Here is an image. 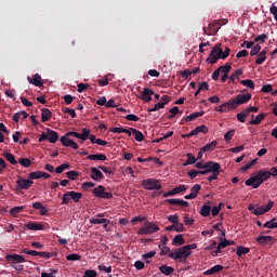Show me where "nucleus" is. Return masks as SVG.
Wrapping results in <instances>:
<instances>
[{
	"mask_svg": "<svg viewBox=\"0 0 277 277\" xmlns=\"http://www.w3.org/2000/svg\"><path fill=\"white\" fill-rule=\"evenodd\" d=\"M252 100V94L246 93V94H238L236 97L223 103V109L225 114H228V111H233L239 107V105H246V103L250 102Z\"/></svg>",
	"mask_w": 277,
	"mask_h": 277,
	"instance_id": "1",
	"label": "nucleus"
},
{
	"mask_svg": "<svg viewBox=\"0 0 277 277\" xmlns=\"http://www.w3.org/2000/svg\"><path fill=\"white\" fill-rule=\"evenodd\" d=\"M269 171L259 170L251 177L246 180L245 185H247V187H253V189H259L265 181H269Z\"/></svg>",
	"mask_w": 277,
	"mask_h": 277,
	"instance_id": "2",
	"label": "nucleus"
},
{
	"mask_svg": "<svg viewBox=\"0 0 277 277\" xmlns=\"http://www.w3.org/2000/svg\"><path fill=\"white\" fill-rule=\"evenodd\" d=\"M219 60H222V43H216L212 48L209 57L206 58V64H217Z\"/></svg>",
	"mask_w": 277,
	"mask_h": 277,
	"instance_id": "3",
	"label": "nucleus"
},
{
	"mask_svg": "<svg viewBox=\"0 0 277 277\" xmlns=\"http://www.w3.org/2000/svg\"><path fill=\"white\" fill-rule=\"evenodd\" d=\"M159 225L147 221L144 223V226L137 230V235H153L154 233H159Z\"/></svg>",
	"mask_w": 277,
	"mask_h": 277,
	"instance_id": "4",
	"label": "nucleus"
},
{
	"mask_svg": "<svg viewBox=\"0 0 277 277\" xmlns=\"http://www.w3.org/2000/svg\"><path fill=\"white\" fill-rule=\"evenodd\" d=\"M81 198H83L82 193H78L75 190L66 192L65 194H63L62 205H70V200H72L74 202H79Z\"/></svg>",
	"mask_w": 277,
	"mask_h": 277,
	"instance_id": "5",
	"label": "nucleus"
},
{
	"mask_svg": "<svg viewBox=\"0 0 277 277\" xmlns=\"http://www.w3.org/2000/svg\"><path fill=\"white\" fill-rule=\"evenodd\" d=\"M142 187L147 192H159V189H161V181L156 179H146L142 181Z\"/></svg>",
	"mask_w": 277,
	"mask_h": 277,
	"instance_id": "6",
	"label": "nucleus"
},
{
	"mask_svg": "<svg viewBox=\"0 0 277 277\" xmlns=\"http://www.w3.org/2000/svg\"><path fill=\"white\" fill-rule=\"evenodd\" d=\"M274 207V201L269 200L267 205L255 207L254 205L250 203L248 206L249 211L253 212V215H263L267 213V211H272V208Z\"/></svg>",
	"mask_w": 277,
	"mask_h": 277,
	"instance_id": "7",
	"label": "nucleus"
},
{
	"mask_svg": "<svg viewBox=\"0 0 277 277\" xmlns=\"http://www.w3.org/2000/svg\"><path fill=\"white\" fill-rule=\"evenodd\" d=\"M192 254V251H188L187 248L184 246L180 249H176L174 251H171L169 253L170 259H173V261H182V259H187Z\"/></svg>",
	"mask_w": 277,
	"mask_h": 277,
	"instance_id": "8",
	"label": "nucleus"
},
{
	"mask_svg": "<svg viewBox=\"0 0 277 277\" xmlns=\"http://www.w3.org/2000/svg\"><path fill=\"white\" fill-rule=\"evenodd\" d=\"M92 194L95 196V198H102L104 200L114 198V193L107 192V188H105L103 185H98L97 187L93 188Z\"/></svg>",
	"mask_w": 277,
	"mask_h": 277,
	"instance_id": "9",
	"label": "nucleus"
},
{
	"mask_svg": "<svg viewBox=\"0 0 277 277\" xmlns=\"http://www.w3.org/2000/svg\"><path fill=\"white\" fill-rule=\"evenodd\" d=\"M31 187H34V181L17 176L15 192H21V189H29Z\"/></svg>",
	"mask_w": 277,
	"mask_h": 277,
	"instance_id": "10",
	"label": "nucleus"
},
{
	"mask_svg": "<svg viewBox=\"0 0 277 277\" xmlns=\"http://www.w3.org/2000/svg\"><path fill=\"white\" fill-rule=\"evenodd\" d=\"M5 261L11 265V267H16V264L25 263V256L16 253L6 254Z\"/></svg>",
	"mask_w": 277,
	"mask_h": 277,
	"instance_id": "11",
	"label": "nucleus"
},
{
	"mask_svg": "<svg viewBox=\"0 0 277 277\" xmlns=\"http://www.w3.org/2000/svg\"><path fill=\"white\" fill-rule=\"evenodd\" d=\"M205 170H207L208 174L212 173H220L222 170V166L220 164V162H215V161H207L205 162Z\"/></svg>",
	"mask_w": 277,
	"mask_h": 277,
	"instance_id": "12",
	"label": "nucleus"
},
{
	"mask_svg": "<svg viewBox=\"0 0 277 277\" xmlns=\"http://www.w3.org/2000/svg\"><path fill=\"white\" fill-rule=\"evenodd\" d=\"M220 27H222V24L214 19L209 24L208 30L206 27H203V34H206V36H215V34L220 31Z\"/></svg>",
	"mask_w": 277,
	"mask_h": 277,
	"instance_id": "13",
	"label": "nucleus"
},
{
	"mask_svg": "<svg viewBox=\"0 0 277 277\" xmlns=\"http://www.w3.org/2000/svg\"><path fill=\"white\" fill-rule=\"evenodd\" d=\"M61 144H63L66 148H74V150H79V145L70 138V136L63 135L60 138Z\"/></svg>",
	"mask_w": 277,
	"mask_h": 277,
	"instance_id": "14",
	"label": "nucleus"
},
{
	"mask_svg": "<svg viewBox=\"0 0 277 277\" xmlns=\"http://www.w3.org/2000/svg\"><path fill=\"white\" fill-rule=\"evenodd\" d=\"M153 96H155V91L148 88H143V92L141 95H137V98H141V101H144L145 103H150Z\"/></svg>",
	"mask_w": 277,
	"mask_h": 277,
	"instance_id": "15",
	"label": "nucleus"
},
{
	"mask_svg": "<svg viewBox=\"0 0 277 277\" xmlns=\"http://www.w3.org/2000/svg\"><path fill=\"white\" fill-rule=\"evenodd\" d=\"M221 70V81L222 83H226V80L229 79L228 77V72H230V70H233V65L230 63H226L225 65L220 67Z\"/></svg>",
	"mask_w": 277,
	"mask_h": 277,
	"instance_id": "16",
	"label": "nucleus"
},
{
	"mask_svg": "<svg viewBox=\"0 0 277 277\" xmlns=\"http://www.w3.org/2000/svg\"><path fill=\"white\" fill-rule=\"evenodd\" d=\"M23 252L30 256H40L41 259H51V256H53V253H49L47 251L24 250Z\"/></svg>",
	"mask_w": 277,
	"mask_h": 277,
	"instance_id": "17",
	"label": "nucleus"
},
{
	"mask_svg": "<svg viewBox=\"0 0 277 277\" xmlns=\"http://www.w3.org/2000/svg\"><path fill=\"white\" fill-rule=\"evenodd\" d=\"M256 241L260 246H274V243H276V238L272 236H260L256 238Z\"/></svg>",
	"mask_w": 277,
	"mask_h": 277,
	"instance_id": "18",
	"label": "nucleus"
},
{
	"mask_svg": "<svg viewBox=\"0 0 277 277\" xmlns=\"http://www.w3.org/2000/svg\"><path fill=\"white\" fill-rule=\"evenodd\" d=\"M233 243H235V241L233 240H227V239L221 240L217 243L216 250L213 251V256H217V254H220V252H222L224 248H228V246H233Z\"/></svg>",
	"mask_w": 277,
	"mask_h": 277,
	"instance_id": "19",
	"label": "nucleus"
},
{
	"mask_svg": "<svg viewBox=\"0 0 277 277\" xmlns=\"http://www.w3.org/2000/svg\"><path fill=\"white\" fill-rule=\"evenodd\" d=\"M91 179L92 181H95L96 183H101L103 181V179H105V175L103 174V172H101V170H98L97 168H91Z\"/></svg>",
	"mask_w": 277,
	"mask_h": 277,
	"instance_id": "20",
	"label": "nucleus"
},
{
	"mask_svg": "<svg viewBox=\"0 0 277 277\" xmlns=\"http://www.w3.org/2000/svg\"><path fill=\"white\" fill-rule=\"evenodd\" d=\"M187 190V186L185 185H179L175 188H173L172 190H169L167 193H163V198H168L170 196H176V194H181V192H186Z\"/></svg>",
	"mask_w": 277,
	"mask_h": 277,
	"instance_id": "21",
	"label": "nucleus"
},
{
	"mask_svg": "<svg viewBox=\"0 0 277 277\" xmlns=\"http://www.w3.org/2000/svg\"><path fill=\"white\" fill-rule=\"evenodd\" d=\"M28 82L31 83L32 85H36V88H40V85H43L44 82L42 81V77L39 76V74H36L31 77H28Z\"/></svg>",
	"mask_w": 277,
	"mask_h": 277,
	"instance_id": "22",
	"label": "nucleus"
},
{
	"mask_svg": "<svg viewBox=\"0 0 277 277\" xmlns=\"http://www.w3.org/2000/svg\"><path fill=\"white\" fill-rule=\"evenodd\" d=\"M166 205H176L177 207H189V202L183 199H166Z\"/></svg>",
	"mask_w": 277,
	"mask_h": 277,
	"instance_id": "23",
	"label": "nucleus"
},
{
	"mask_svg": "<svg viewBox=\"0 0 277 277\" xmlns=\"http://www.w3.org/2000/svg\"><path fill=\"white\" fill-rule=\"evenodd\" d=\"M222 269H224V266L217 264L212 266L211 268H209L208 271H206L203 273V276H213V274H220V272H222Z\"/></svg>",
	"mask_w": 277,
	"mask_h": 277,
	"instance_id": "24",
	"label": "nucleus"
},
{
	"mask_svg": "<svg viewBox=\"0 0 277 277\" xmlns=\"http://www.w3.org/2000/svg\"><path fill=\"white\" fill-rule=\"evenodd\" d=\"M60 140V134L55 130L48 129V141L50 144H55Z\"/></svg>",
	"mask_w": 277,
	"mask_h": 277,
	"instance_id": "25",
	"label": "nucleus"
},
{
	"mask_svg": "<svg viewBox=\"0 0 277 277\" xmlns=\"http://www.w3.org/2000/svg\"><path fill=\"white\" fill-rule=\"evenodd\" d=\"M89 161H107V156L105 154H94L87 156Z\"/></svg>",
	"mask_w": 277,
	"mask_h": 277,
	"instance_id": "26",
	"label": "nucleus"
},
{
	"mask_svg": "<svg viewBox=\"0 0 277 277\" xmlns=\"http://www.w3.org/2000/svg\"><path fill=\"white\" fill-rule=\"evenodd\" d=\"M51 116H53V113H51L49 108L41 109V122H49V120H51Z\"/></svg>",
	"mask_w": 277,
	"mask_h": 277,
	"instance_id": "27",
	"label": "nucleus"
},
{
	"mask_svg": "<svg viewBox=\"0 0 277 277\" xmlns=\"http://www.w3.org/2000/svg\"><path fill=\"white\" fill-rule=\"evenodd\" d=\"M159 272L161 274H164V276H172V274H174V267L168 266V265H161L159 266Z\"/></svg>",
	"mask_w": 277,
	"mask_h": 277,
	"instance_id": "28",
	"label": "nucleus"
},
{
	"mask_svg": "<svg viewBox=\"0 0 277 277\" xmlns=\"http://www.w3.org/2000/svg\"><path fill=\"white\" fill-rule=\"evenodd\" d=\"M26 118H29V114H27V111H25V110L15 113V114L13 115V120H14L15 122H18L21 119H22V120H26Z\"/></svg>",
	"mask_w": 277,
	"mask_h": 277,
	"instance_id": "29",
	"label": "nucleus"
},
{
	"mask_svg": "<svg viewBox=\"0 0 277 277\" xmlns=\"http://www.w3.org/2000/svg\"><path fill=\"white\" fill-rule=\"evenodd\" d=\"M205 116V111H197V113H193L189 116H186L183 120H185V122H193V120H196V118H200Z\"/></svg>",
	"mask_w": 277,
	"mask_h": 277,
	"instance_id": "30",
	"label": "nucleus"
},
{
	"mask_svg": "<svg viewBox=\"0 0 277 277\" xmlns=\"http://www.w3.org/2000/svg\"><path fill=\"white\" fill-rule=\"evenodd\" d=\"M26 228H28V230H44V225H42L41 223H28L26 224Z\"/></svg>",
	"mask_w": 277,
	"mask_h": 277,
	"instance_id": "31",
	"label": "nucleus"
},
{
	"mask_svg": "<svg viewBox=\"0 0 277 277\" xmlns=\"http://www.w3.org/2000/svg\"><path fill=\"white\" fill-rule=\"evenodd\" d=\"M90 224H103V228L109 226V220L107 219H91Z\"/></svg>",
	"mask_w": 277,
	"mask_h": 277,
	"instance_id": "32",
	"label": "nucleus"
},
{
	"mask_svg": "<svg viewBox=\"0 0 277 277\" xmlns=\"http://www.w3.org/2000/svg\"><path fill=\"white\" fill-rule=\"evenodd\" d=\"M265 116L266 115L264 113L259 114L254 119H251L249 121V124H252V126L260 124L261 122H263V120H265Z\"/></svg>",
	"mask_w": 277,
	"mask_h": 277,
	"instance_id": "33",
	"label": "nucleus"
},
{
	"mask_svg": "<svg viewBox=\"0 0 277 277\" xmlns=\"http://www.w3.org/2000/svg\"><path fill=\"white\" fill-rule=\"evenodd\" d=\"M241 75H243V69H236L230 76H229V81L232 83H235V81H237V79H239V77H241Z\"/></svg>",
	"mask_w": 277,
	"mask_h": 277,
	"instance_id": "34",
	"label": "nucleus"
},
{
	"mask_svg": "<svg viewBox=\"0 0 277 277\" xmlns=\"http://www.w3.org/2000/svg\"><path fill=\"white\" fill-rule=\"evenodd\" d=\"M130 131H132V134L134 135L136 142H144V134L140 130L131 128Z\"/></svg>",
	"mask_w": 277,
	"mask_h": 277,
	"instance_id": "35",
	"label": "nucleus"
},
{
	"mask_svg": "<svg viewBox=\"0 0 277 277\" xmlns=\"http://www.w3.org/2000/svg\"><path fill=\"white\" fill-rule=\"evenodd\" d=\"M198 133H209V128L206 124L197 127L192 131V135H198Z\"/></svg>",
	"mask_w": 277,
	"mask_h": 277,
	"instance_id": "36",
	"label": "nucleus"
},
{
	"mask_svg": "<svg viewBox=\"0 0 277 277\" xmlns=\"http://www.w3.org/2000/svg\"><path fill=\"white\" fill-rule=\"evenodd\" d=\"M187 160L183 163L184 167L187 166H194V163H196L197 159L196 156H194V154L188 153L186 154Z\"/></svg>",
	"mask_w": 277,
	"mask_h": 277,
	"instance_id": "37",
	"label": "nucleus"
},
{
	"mask_svg": "<svg viewBox=\"0 0 277 277\" xmlns=\"http://www.w3.org/2000/svg\"><path fill=\"white\" fill-rule=\"evenodd\" d=\"M217 147V141H212L211 143L205 145L201 149L202 153H209V150H215Z\"/></svg>",
	"mask_w": 277,
	"mask_h": 277,
	"instance_id": "38",
	"label": "nucleus"
},
{
	"mask_svg": "<svg viewBox=\"0 0 277 277\" xmlns=\"http://www.w3.org/2000/svg\"><path fill=\"white\" fill-rule=\"evenodd\" d=\"M4 159L11 163V166H16L18 163L17 159L14 157L13 154L4 153L3 154Z\"/></svg>",
	"mask_w": 277,
	"mask_h": 277,
	"instance_id": "39",
	"label": "nucleus"
},
{
	"mask_svg": "<svg viewBox=\"0 0 277 277\" xmlns=\"http://www.w3.org/2000/svg\"><path fill=\"white\" fill-rule=\"evenodd\" d=\"M90 137V129L83 128L81 133H78V140L85 142Z\"/></svg>",
	"mask_w": 277,
	"mask_h": 277,
	"instance_id": "40",
	"label": "nucleus"
},
{
	"mask_svg": "<svg viewBox=\"0 0 277 277\" xmlns=\"http://www.w3.org/2000/svg\"><path fill=\"white\" fill-rule=\"evenodd\" d=\"M183 243H185V238H183V235L179 234L174 236L172 240L173 246H183Z\"/></svg>",
	"mask_w": 277,
	"mask_h": 277,
	"instance_id": "41",
	"label": "nucleus"
},
{
	"mask_svg": "<svg viewBox=\"0 0 277 277\" xmlns=\"http://www.w3.org/2000/svg\"><path fill=\"white\" fill-rule=\"evenodd\" d=\"M200 215L202 217H209V215H211V207L203 205L200 209Z\"/></svg>",
	"mask_w": 277,
	"mask_h": 277,
	"instance_id": "42",
	"label": "nucleus"
},
{
	"mask_svg": "<svg viewBox=\"0 0 277 277\" xmlns=\"http://www.w3.org/2000/svg\"><path fill=\"white\" fill-rule=\"evenodd\" d=\"M22 211H25V206L13 207L10 210V215H13V217H16V215H18V213H22Z\"/></svg>",
	"mask_w": 277,
	"mask_h": 277,
	"instance_id": "43",
	"label": "nucleus"
},
{
	"mask_svg": "<svg viewBox=\"0 0 277 277\" xmlns=\"http://www.w3.org/2000/svg\"><path fill=\"white\" fill-rule=\"evenodd\" d=\"M250 252V248L240 246L237 248L236 254L237 256H243V254H248Z\"/></svg>",
	"mask_w": 277,
	"mask_h": 277,
	"instance_id": "44",
	"label": "nucleus"
},
{
	"mask_svg": "<svg viewBox=\"0 0 277 277\" xmlns=\"http://www.w3.org/2000/svg\"><path fill=\"white\" fill-rule=\"evenodd\" d=\"M28 179L30 181H36L38 179H42V171H34L28 174Z\"/></svg>",
	"mask_w": 277,
	"mask_h": 277,
	"instance_id": "45",
	"label": "nucleus"
},
{
	"mask_svg": "<svg viewBox=\"0 0 277 277\" xmlns=\"http://www.w3.org/2000/svg\"><path fill=\"white\" fill-rule=\"evenodd\" d=\"M164 108H166V103L159 102L155 104L153 108L148 109V113L153 114V111H159V109H164Z\"/></svg>",
	"mask_w": 277,
	"mask_h": 277,
	"instance_id": "46",
	"label": "nucleus"
},
{
	"mask_svg": "<svg viewBox=\"0 0 277 277\" xmlns=\"http://www.w3.org/2000/svg\"><path fill=\"white\" fill-rule=\"evenodd\" d=\"M17 162L22 168H29L31 166V160L29 158H19Z\"/></svg>",
	"mask_w": 277,
	"mask_h": 277,
	"instance_id": "47",
	"label": "nucleus"
},
{
	"mask_svg": "<svg viewBox=\"0 0 277 277\" xmlns=\"http://www.w3.org/2000/svg\"><path fill=\"white\" fill-rule=\"evenodd\" d=\"M240 83L245 85V88H249V90H254V81L251 79L241 80Z\"/></svg>",
	"mask_w": 277,
	"mask_h": 277,
	"instance_id": "48",
	"label": "nucleus"
},
{
	"mask_svg": "<svg viewBox=\"0 0 277 277\" xmlns=\"http://www.w3.org/2000/svg\"><path fill=\"white\" fill-rule=\"evenodd\" d=\"M68 169H70V164L63 163L55 169V172H56V174H62V172H64V170H68Z\"/></svg>",
	"mask_w": 277,
	"mask_h": 277,
	"instance_id": "49",
	"label": "nucleus"
},
{
	"mask_svg": "<svg viewBox=\"0 0 277 277\" xmlns=\"http://www.w3.org/2000/svg\"><path fill=\"white\" fill-rule=\"evenodd\" d=\"M264 228H277V222L276 219H272L271 221L264 223Z\"/></svg>",
	"mask_w": 277,
	"mask_h": 277,
	"instance_id": "50",
	"label": "nucleus"
},
{
	"mask_svg": "<svg viewBox=\"0 0 277 277\" xmlns=\"http://www.w3.org/2000/svg\"><path fill=\"white\" fill-rule=\"evenodd\" d=\"M261 53V44H255L251 48L250 55L251 57H254V55H259Z\"/></svg>",
	"mask_w": 277,
	"mask_h": 277,
	"instance_id": "51",
	"label": "nucleus"
},
{
	"mask_svg": "<svg viewBox=\"0 0 277 277\" xmlns=\"http://www.w3.org/2000/svg\"><path fill=\"white\" fill-rule=\"evenodd\" d=\"M200 189H202V186H200V184H195L190 188V194H193L196 198H198V193L200 192Z\"/></svg>",
	"mask_w": 277,
	"mask_h": 277,
	"instance_id": "52",
	"label": "nucleus"
},
{
	"mask_svg": "<svg viewBox=\"0 0 277 277\" xmlns=\"http://www.w3.org/2000/svg\"><path fill=\"white\" fill-rule=\"evenodd\" d=\"M156 254H157V252L149 251V252L143 254L142 259L145 261V263H150V261H147V259H153Z\"/></svg>",
	"mask_w": 277,
	"mask_h": 277,
	"instance_id": "53",
	"label": "nucleus"
},
{
	"mask_svg": "<svg viewBox=\"0 0 277 277\" xmlns=\"http://www.w3.org/2000/svg\"><path fill=\"white\" fill-rule=\"evenodd\" d=\"M265 60H267V56L265 54H261V52L258 54V57L255 60V64L258 66H261V64H263V62H265Z\"/></svg>",
	"mask_w": 277,
	"mask_h": 277,
	"instance_id": "54",
	"label": "nucleus"
},
{
	"mask_svg": "<svg viewBox=\"0 0 277 277\" xmlns=\"http://www.w3.org/2000/svg\"><path fill=\"white\" fill-rule=\"evenodd\" d=\"M267 38H268L267 34H262V35L255 37L253 42L254 43L255 42H261L262 44H264V42L267 40Z\"/></svg>",
	"mask_w": 277,
	"mask_h": 277,
	"instance_id": "55",
	"label": "nucleus"
},
{
	"mask_svg": "<svg viewBox=\"0 0 277 277\" xmlns=\"http://www.w3.org/2000/svg\"><path fill=\"white\" fill-rule=\"evenodd\" d=\"M67 261H81V255L77 253H71L66 256Z\"/></svg>",
	"mask_w": 277,
	"mask_h": 277,
	"instance_id": "56",
	"label": "nucleus"
},
{
	"mask_svg": "<svg viewBox=\"0 0 277 277\" xmlns=\"http://www.w3.org/2000/svg\"><path fill=\"white\" fill-rule=\"evenodd\" d=\"M159 248H160V256H166V254H170V247L162 245V247L159 246Z\"/></svg>",
	"mask_w": 277,
	"mask_h": 277,
	"instance_id": "57",
	"label": "nucleus"
},
{
	"mask_svg": "<svg viewBox=\"0 0 277 277\" xmlns=\"http://www.w3.org/2000/svg\"><path fill=\"white\" fill-rule=\"evenodd\" d=\"M235 135V130H229L224 134L225 142H230L233 140V136Z\"/></svg>",
	"mask_w": 277,
	"mask_h": 277,
	"instance_id": "58",
	"label": "nucleus"
},
{
	"mask_svg": "<svg viewBox=\"0 0 277 277\" xmlns=\"http://www.w3.org/2000/svg\"><path fill=\"white\" fill-rule=\"evenodd\" d=\"M67 179H69L70 181H75L77 179V176H79V173L77 171H68L66 173Z\"/></svg>",
	"mask_w": 277,
	"mask_h": 277,
	"instance_id": "59",
	"label": "nucleus"
},
{
	"mask_svg": "<svg viewBox=\"0 0 277 277\" xmlns=\"http://www.w3.org/2000/svg\"><path fill=\"white\" fill-rule=\"evenodd\" d=\"M220 211H222V203H219V206H215L212 208L213 217H216V215H220Z\"/></svg>",
	"mask_w": 277,
	"mask_h": 277,
	"instance_id": "60",
	"label": "nucleus"
},
{
	"mask_svg": "<svg viewBox=\"0 0 277 277\" xmlns=\"http://www.w3.org/2000/svg\"><path fill=\"white\" fill-rule=\"evenodd\" d=\"M168 221L174 225L179 224V214L169 215Z\"/></svg>",
	"mask_w": 277,
	"mask_h": 277,
	"instance_id": "61",
	"label": "nucleus"
},
{
	"mask_svg": "<svg viewBox=\"0 0 277 277\" xmlns=\"http://www.w3.org/2000/svg\"><path fill=\"white\" fill-rule=\"evenodd\" d=\"M88 88H90V84L79 83L77 91L79 92V94H82V92H85V90H88Z\"/></svg>",
	"mask_w": 277,
	"mask_h": 277,
	"instance_id": "62",
	"label": "nucleus"
},
{
	"mask_svg": "<svg viewBox=\"0 0 277 277\" xmlns=\"http://www.w3.org/2000/svg\"><path fill=\"white\" fill-rule=\"evenodd\" d=\"M96 276H97V273L94 269H88L84 272V275H83V277H96Z\"/></svg>",
	"mask_w": 277,
	"mask_h": 277,
	"instance_id": "63",
	"label": "nucleus"
},
{
	"mask_svg": "<svg viewBox=\"0 0 277 277\" xmlns=\"http://www.w3.org/2000/svg\"><path fill=\"white\" fill-rule=\"evenodd\" d=\"M126 128L119 127V128H109L110 133H124Z\"/></svg>",
	"mask_w": 277,
	"mask_h": 277,
	"instance_id": "64",
	"label": "nucleus"
}]
</instances>
